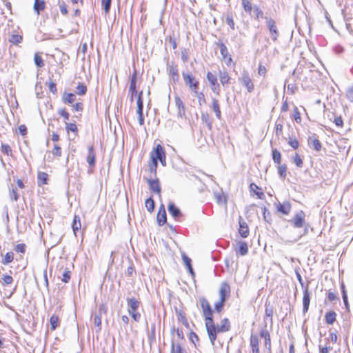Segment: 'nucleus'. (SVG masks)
Returning a JSON list of instances; mask_svg holds the SVG:
<instances>
[{"label":"nucleus","instance_id":"nucleus-1","mask_svg":"<svg viewBox=\"0 0 353 353\" xmlns=\"http://www.w3.org/2000/svg\"><path fill=\"white\" fill-rule=\"evenodd\" d=\"M204 318L208 334L212 344L214 345L216 339V327L214 323L212 316H205Z\"/></svg>","mask_w":353,"mask_h":353},{"label":"nucleus","instance_id":"nucleus-2","mask_svg":"<svg viewBox=\"0 0 353 353\" xmlns=\"http://www.w3.org/2000/svg\"><path fill=\"white\" fill-rule=\"evenodd\" d=\"M305 214L304 212L300 210L294 215L292 219L289 221V222L291 223L294 228H302L305 223Z\"/></svg>","mask_w":353,"mask_h":353},{"label":"nucleus","instance_id":"nucleus-3","mask_svg":"<svg viewBox=\"0 0 353 353\" xmlns=\"http://www.w3.org/2000/svg\"><path fill=\"white\" fill-rule=\"evenodd\" d=\"M183 77L186 85L195 93H197L199 89V82L195 81L192 75L183 73Z\"/></svg>","mask_w":353,"mask_h":353},{"label":"nucleus","instance_id":"nucleus-4","mask_svg":"<svg viewBox=\"0 0 353 353\" xmlns=\"http://www.w3.org/2000/svg\"><path fill=\"white\" fill-rule=\"evenodd\" d=\"M165 155L163 148L158 144L151 152V159L155 166L157 165V161Z\"/></svg>","mask_w":353,"mask_h":353},{"label":"nucleus","instance_id":"nucleus-5","mask_svg":"<svg viewBox=\"0 0 353 353\" xmlns=\"http://www.w3.org/2000/svg\"><path fill=\"white\" fill-rule=\"evenodd\" d=\"M207 79L210 83V87L214 93L219 95L220 94V86L217 82V78L210 72L207 73Z\"/></svg>","mask_w":353,"mask_h":353},{"label":"nucleus","instance_id":"nucleus-6","mask_svg":"<svg viewBox=\"0 0 353 353\" xmlns=\"http://www.w3.org/2000/svg\"><path fill=\"white\" fill-rule=\"evenodd\" d=\"M199 302L203 316H212L213 312L208 301L204 296H201L199 298Z\"/></svg>","mask_w":353,"mask_h":353},{"label":"nucleus","instance_id":"nucleus-7","mask_svg":"<svg viewBox=\"0 0 353 353\" xmlns=\"http://www.w3.org/2000/svg\"><path fill=\"white\" fill-rule=\"evenodd\" d=\"M220 300L225 301L228 299L230 294V286L227 283H222L219 289Z\"/></svg>","mask_w":353,"mask_h":353},{"label":"nucleus","instance_id":"nucleus-8","mask_svg":"<svg viewBox=\"0 0 353 353\" xmlns=\"http://www.w3.org/2000/svg\"><path fill=\"white\" fill-rule=\"evenodd\" d=\"M266 23L267 27L268 28L270 32L271 37L274 42L276 40V37L279 36V32L275 25V21L272 19H268Z\"/></svg>","mask_w":353,"mask_h":353},{"label":"nucleus","instance_id":"nucleus-9","mask_svg":"<svg viewBox=\"0 0 353 353\" xmlns=\"http://www.w3.org/2000/svg\"><path fill=\"white\" fill-rule=\"evenodd\" d=\"M239 81L241 84L246 88L249 92H252L254 89V84L247 73L243 74Z\"/></svg>","mask_w":353,"mask_h":353},{"label":"nucleus","instance_id":"nucleus-10","mask_svg":"<svg viewBox=\"0 0 353 353\" xmlns=\"http://www.w3.org/2000/svg\"><path fill=\"white\" fill-rule=\"evenodd\" d=\"M260 336L261 338L264 339V346L265 348L270 352L271 351V339L270 334L268 330L265 328H263L260 332Z\"/></svg>","mask_w":353,"mask_h":353},{"label":"nucleus","instance_id":"nucleus-11","mask_svg":"<svg viewBox=\"0 0 353 353\" xmlns=\"http://www.w3.org/2000/svg\"><path fill=\"white\" fill-rule=\"evenodd\" d=\"M307 142L308 145L310 147H312L316 151L319 152L321 150V143L318 139V137L315 134H313L312 136L309 137Z\"/></svg>","mask_w":353,"mask_h":353},{"label":"nucleus","instance_id":"nucleus-12","mask_svg":"<svg viewBox=\"0 0 353 353\" xmlns=\"http://www.w3.org/2000/svg\"><path fill=\"white\" fill-rule=\"evenodd\" d=\"M127 304L128 306V313L131 314L137 312V309L140 305V301L134 297L127 299Z\"/></svg>","mask_w":353,"mask_h":353},{"label":"nucleus","instance_id":"nucleus-13","mask_svg":"<svg viewBox=\"0 0 353 353\" xmlns=\"http://www.w3.org/2000/svg\"><path fill=\"white\" fill-rule=\"evenodd\" d=\"M310 303V294L308 290V288L306 287L303 290V312L306 313L308 311L309 305Z\"/></svg>","mask_w":353,"mask_h":353},{"label":"nucleus","instance_id":"nucleus-14","mask_svg":"<svg viewBox=\"0 0 353 353\" xmlns=\"http://www.w3.org/2000/svg\"><path fill=\"white\" fill-rule=\"evenodd\" d=\"M220 51L223 60L227 65H230L232 61V59L226 46H221Z\"/></svg>","mask_w":353,"mask_h":353},{"label":"nucleus","instance_id":"nucleus-15","mask_svg":"<svg viewBox=\"0 0 353 353\" xmlns=\"http://www.w3.org/2000/svg\"><path fill=\"white\" fill-rule=\"evenodd\" d=\"M167 221L166 212L163 205H161L158 214H157V222L160 226L163 225Z\"/></svg>","mask_w":353,"mask_h":353},{"label":"nucleus","instance_id":"nucleus-16","mask_svg":"<svg viewBox=\"0 0 353 353\" xmlns=\"http://www.w3.org/2000/svg\"><path fill=\"white\" fill-rule=\"evenodd\" d=\"M277 210L283 214H288L290 212L291 210V203L290 202H283V203H278L276 205Z\"/></svg>","mask_w":353,"mask_h":353},{"label":"nucleus","instance_id":"nucleus-17","mask_svg":"<svg viewBox=\"0 0 353 353\" xmlns=\"http://www.w3.org/2000/svg\"><path fill=\"white\" fill-rule=\"evenodd\" d=\"M259 338L257 335L251 334L250 336V346L252 353H260L259 345Z\"/></svg>","mask_w":353,"mask_h":353},{"label":"nucleus","instance_id":"nucleus-18","mask_svg":"<svg viewBox=\"0 0 353 353\" xmlns=\"http://www.w3.org/2000/svg\"><path fill=\"white\" fill-rule=\"evenodd\" d=\"M175 104L178 110V117L182 118L185 115V107L179 97H175Z\"/></svg>","mask_w":353,"mask_h":353},{"label":"nucleus","instance_id":"nucleus-19","mask_svg":"<svg viewBox=\"0 0 353 353\" xmlns=\"http://www.w3.org/2000/svg\"><path fill=\"white\" fill-rule=\"evenodd\" d=\"M230 329V323L228 319H223L221 324L216 327V333L217 332H225L229 331Z\"/></svg>","mask_w":353,"mask_h":353},{"label":"nucleus","instance_id":"nucleus-20","mask_svg":"<svg viewBox=\"0 0 353 353\" xmlns=\"http://www.w3.org/2000/svg\"><path fill=\"white\" fill-rule=\"evenodd\" d=\"M168 210L169 213L176 219L181 215V210L172 202L168 204Z\"/></svg>","mask_w":353,"mask_h":353},{"label":"nucleus","instance_id":"nucleus-21","mask_svg":"<svg viewBox=\"0 0 353 353\" xmlns=\"http://www.w3.org/2000/svg\"><path fill=\"white\" fill-rule=\"evenodd\" d=\"M239 232L240 235L241 236V237H243V238H246L248 236L249 229H248V225L245 222L241 221H239Z\"/></svg>","mask_w":353,"mask_h":353},{"label":"nucleus","instance_id":"nucleus-22","mask_svg":"<svg viewBox=\"0 0 353 353\" xmlns=\"http://www.w3.org/2000/svg\"><path fill=\"white\" fill-rule=\"evenodd\" d=\"M87 162L90 166H94L95 164V153L93 146L88 147V154L87 156Z\"/></svg>","mask_w":353,"mask_h":353},{"label":"nucleus","instance_id":"nucleus-23","mask_svg":"<svg viewBox=\"0 0 353 353\" xmlns=\"http://www.w3.org/2000/svg\"><path fill=\"white\" fill-rule=\"evenodd\" d=\"M212 104L211 108H212V110L214 112L216 117L218 119H221V112L219 101L215 98H212Z\"/></svg>","mask_w":353,"mask_h":353},{"label":"nucleus","instance_id":"nucleus-24","mask_svg":"<svg viewBox=\"0 0 353 353\" xmlns=\"http://www.w3.org/2000/svg\"><path fill=\"white\" fill-rule=\"evenodd\" d=\"M148 184L150 186V189L153 191L154 192H156L159 194L161 193V188L159 185V182L158 179L154 180H148Z\"/></svg>","mask_w":353,"mask_h":353},{"label":"nucleus","instance_id":"nucleus-25","mask_svg":"<svg viewBox=\"0 0 353 353\" xmlns=\"http://www.w3.org/2000/svg\"><path fill=\"white\" fill-rule=\"evenodd\" d=\"M182 259L184 262V264L185 265V266L187 267L188 270V272H190V274L192 276H194V272L193 270V268L192 267V264H191V259L189 258L185 254H182Z\"/></svg>","mask_w":353,"mask_h":353},{"label":"nucleus","instance_id":"nucleus-26","mask_svg":"<svg viewBox=\"0 0 353 353\" xmlns=\"http://www.w3.org/2000/svg\"><path fill=\"white\" fill-rule=\"evenodd\" d=\"M46 7V3L43 0H34V10L39 15L40 12L43 10Z\"/></svg>","mask_w":353,"mask_h":353},{"label":"nucleus","instance_id":"nucleus-27","mask_svg":"<svg viewBox=\"0 0 353 353\" xmlns=\"http://www.w3.org/2000/svg\"><path fill=\"white\" fill-rule=\"evenodd\" d=\"M336 314L334 311H329L325 315V322L329 325H332L336 321Z\"/></svg>","mask_w":353,"mask_h":353},{"label":"nucleus","instance_id":"nucleus-28","mask_svg":"<svg viewBox=\"0 0 353 353\" xmlns=\"http://www.w3.org/2000/svg\"><path fill=\"white\" fill-rule=\"evenodd\" d=\"M237 252L241 256L246 255L248 252V244L244 241L239 242Z\"/></svg>","mask_w":353,"mask_h":353},{"label":"nucleus","instance_id":"nucleus-29","mask_svg":"<svg viewBox=\"0 0 353 353\" xmlns=\"http://www.w3.org/2000/svg\"><path fill=\"white\" fill-rule=\"evenodd\" d=\"M37 179L39 185L46 184L48 180V174L43 172H39Z\"/></svg>","mask_w":353,"mask_h":353},{"label":"nucleus","instance_id":"nucleus-30","mask_svg":"<svg viewBox=\"0 0 353 353\" xmlns=\"http://www.w3.org/2000/svg\"><path fill=\"white\" fill-rule=\"evenodd\" d=\"M72 227L74 234L77 236V232L81 229V227L80 217L79 216H74Z\"/></svg>","mask_w":353,"mask_h":353},{"label":"nucleus","instance_id":"nucleus-31","mask_svg":"<svg viewBox=\"0 0 353 353\" xmlns=\"http://www.w3.org/2000/svg\"><path fill=\"white\" fill-rule=\"evenodd\" d=\"M219 79L221 84L225 85V84L229 83L230 77L228 75V73L226 71H219Z\"/></svg>","mask_w":353,"mask_h":353},{"label":"nucleus","instance_id":"nucleus-32","mask_svg":"<svg viewBox=\"0 0 353 353\" xmlns=\"http://www.w3.org/2000/svg\"><path fill=\"white\" fill-rule=\"evenodd\" d=\"M93 322L96 327V332H99L101 330V316L95 314L93 318Z\"/></svg>","mask_w":353,"mask_h":353},{"label":"nucleus","instance_id":"nucleus-33","mask_svg":"<svg viewBox=\"0 0 353 353\" xmlns=\"http://www.w3.org/2000/svg\"><path fill=\"white\" fill-rule=\"evenodd\" d=\"M201 121L205 123L210 130L212 129V120L210 118L208 113L202 112L201 116Z\"/></svg>","mask_w":353,"mask_h":353},{"label":"nucleus","instance_id":"nucleus-34","mask_svg":"<svg viewBox=\"0 0 353 353\" xmlns=\"http://www.w3.org/2000/svg\"><path fill=\"white\" fill-rule=\"evenodd\" d=\"M8 41L13 44L19 43L22 41V36L17 33H13L9 37Z\"/></svg>","mask_w":353,"mask_h":353},{"label":"nucleus","instance_id":"nucleus-35","mask_svg":"<svg viewBox=\"0 0 353 353\" xmlns=\"http://www.w3.org/2000/svg\"><path fill=\"white\" fill-rule=\"evenodd\" d=\"M76 99V96L73 93H65L63 96V101L65 103H72Z\"/></svg>","mask_w":353,"mask_h":353},{"label":"nucleus","instance_id":"nucleus-36","mask_svg":"<svg viewBox=\"0 0 353 353\" xmlns=\"http://www.w3.org/2000/svg\"><path fill=\"white\" fill-rule=\"evenodd\" d=\"M14 259V253L12 252H7L2 259L1 263L3 265H8Z\"/></svg>","mask_w":353,"mask_h":353},{"label":"nucleus","instance_id":"nucleus-37","mask_svg":"<svg viewBox=\"0 0 353 353\" xmlns=\"http://www.w3.org/2000/svg\"><path fill=\"white\" fill-rule=\"evenodd\" d=\"M242 6L243 7L244 10L248 13L249 14H251V12L253 10V7L250 2L249 0H242Z\"/></svg>","mask_w":353,"mask_h":353},{"label":"nucleus","instance_id":"nucleus-38","mask_svg":"<svg viewBox=\"0 0 353 353\" xmlns=\"http://www.w3.org/2000/svg\"><path fill=\"white\" fill-rule=\"evenodd\" d=\"M272 159L274 163L280 164L281 161V152L277 149L272 150Z\"/></svg>","mask_w":353,"mask_h":353},{"label":"nucleus","instance_id":"nucleus-39","mask_svg":"<svg viewBox=\"0 0 353 353\" xmlns=\"http://www.w3.org/2000/svg\"><path fill=\"white\" fill-rule=\"evenodd\" d=\"M171 353H185L181 345L179 343L172 342Z\"/></svg>","mask_w":353,"mask_h":353},{"label":"nucleus","instance_id":"nucleus-40","mask_svg":"<svg viewBox=\"0 0 353 353\" xmlns=\"http://www.w3.org/2000/svg\"><path fill=\"white\" fill-rule=\"evenodd\" d=\"M87 92V87L81 83H79L76 88V93L79 95H84Z\"/></svg>","mask_w":353,"mask_h":353},{"label":"nucleus","instance_id":"nucleus-41","mask_svg":"<svg viewBox=\"0 0 353 353\" xmlns=\"http://www.w3.org/2000/svg\"><path fill=\"white\" fill-rule=\"evenodd\" d=\"M145 205L149 212H152L154 209V201L152 198H148L145 200Z\"/></svg>","mask_w":353,"mask_h":353},{"label":"nucleus","instance_id":"nucleus-42","mask_svg":"<svg viewBox=\"0 0 353 353\" xmlns=\"http://www.w3.org/2000/svg\"><path fill=\"white\" fill-rule=\"evenodd\" d=\"M34 61L35 65L38 68H42L44 65L43 61L42 58L41 57V56L39 55V52L35 53L34 57Z\"/></svg>","mask_w":353,"mask_h":353},{"label":"nucleus","instance_id":"nucleus-43","mask_svg":"<svg viewBox=\"0 0 353 353\" xmlns=\"http://www.w3.org/2000/svg\"><path fill=\"white\" fill-rule=\"evenodd\" d=\"M51 330H54L59 325V317L56 315H52L50 319Z\"/></svg>","mask_w":353,"mask_h":353},{"label":"nucleus","instance_id":"nucleus-44","mask_svg":"<svg viewBox=\"0 0 353 353\" xmlns=\"http://www.w3.org/2000/svg\"><path fill=\"white\" fill-rule=\"evenodd\" d=\"M137 74L136 72L132 74L130 79V84L129 91H134L136 90Z\"/></svg>","mask_w":353,"mask_h":353},{"label":"nucleus","instance_id":"nucleus-45","mask_svg":"<svg viewBox=\"0 0 353 353\" xmlns=\"http://www.w3.org/2000/svg\"><path fill=\"white\" fill-rule=\"evenodd\" d=\"M252 10L256 19H259L263 17V12L257 6H254Z\"/></svg>","mask_w":353,"mask_h":353},{"label":"nucleus","instance_id":"nucleus-46","mask_svg":"<svg viewBox=\"0 0 353 353\" xmlns=\"http://www.w3.org/2000/svg\"><path fill=\"white\" fill-rule=\"evenodd\" d=\"M287 167L285 164L280 165L278 167V172L281 178L285 179L286 176Z\"/></svg>","mask_w":353,"mask_h":353},{"label":"nucleus","instance_id":"nucleus-47","mask_svg":"<svg viewBox=\"0 0 353 353\" xmlns=\"http://www.w3.org/2000/svg\"><path fill=\"white\" fill-rule=\"evenodd\" d=\"M65 129L68 132H72L77 133L78 131L77 126L74 123H70L65 122Z\"/></svg>","mask_w":353,"mask_h":353},{"label":"nucleus","instance_id":"nucleus-48","mask_svg":"<svg viewBox=\"0 0 353 353\" xmlns=\"http://www.w3.org/2000/svg\"><path fill=\"white\" fill-rule=\"evenodd\" d=\"M142 94H143V92L141 91L139 93V95H138V99H137V110H143V100H142Z\"/></svg>","mask_w":353,"mask_h":353},{"label":"nucleus","instance_id":"nucleus-49","mask_svg":"<svg viewBox=\"0 0 353 353\" xmlns=\"http://www.w3.org/2000/svg\"><path fill=\"white\" fill-rule=\"evenodd\" d=\"M226 23L232 28L234 29V22L233 20V17L231 13L227 14L226 16Z\"/></svg>","mask_w":353,"mask_h":353},{"label":"nucleus","instance_id":"nucleus-50","mask_svg":"<svg viewBox=\"0 0 353 353\" xmlns=\"http://www.w3.org/2000/svg\"><path fill=\"white\" fill-rule=\"evenodd\" d=\"M293 161L297 167H299V168L303 167V160L301 159V158L297 153L294 157Z\"/></svg>","mask_w":353,"mask_h":353},{"label":"nucleus","instance_id":"nucleus-51","mask_svg":"<svg viewBox=\"0 0 353 353\" xmlns=\"http://www.w3.org/2000/svg\"><path fill=\"white\" fill-rule=\"evenodd\" d=\"M2 280L3 285H10L13 282V278L10 275L4 274L2 277Z\"/></svg>","mask_w":353,"mask_h":353},{"label":"nucleus","instance_id":"nucleus-52","mask_svg":"<svg viewBox=\"0 0 353 353\" xmlns=\"http://www.w3.org/2000/svg\"><path fill=\"white\" fill-rule=\"evenodd\" d=\"M112 0H102V6L105 13H108L110 10Z\"/></svg>","mask_w":353,"mask_h":353},{"label":"nucleus","instance_id":"nucleus-53","mask_svg":"<svg viewBox=\"0 0 353 353\" xmlns=\"http://www.w3.org/2000/svg\"><path fill=\"white\" fill-rule=\"evenodd\" d=\"M71 272L69 270H65L62 274L61 281L64 283H68L70 279Z\"/></svg>","mask_w":353,"mask_h":353},{"label":"nucleus","instance_id":"nucleus-54","mask_svg":"<svg viewBox=\"0 0 353 353\" xmlns=\"http://www.w3.org/2000/svg\"><path fill=\"white\" fill-rule=\"evenodd\" d=\"M225 302V301L219 300L215 303L214 308L217 312H220L223 310Z\"/></svg>","mask_w":353,"mask_h":353},{"label":"nucleus","instance_id":"nucleus-55","mask_svg":"<svg viewBox=\"0 0 353 353\" xmlns=\"http://www.w3.org/2000/svg\"><path fill=\"white\" fill-rule=\"evenodd\" d=\"M1 151L6 154L8 156L11 155L12 150L10 145L7 144H2L1 145Z\"/></svg>","mask_w":353,"mask_h":353},{"label":"nucleus","instance_id":"nucleus-56","mask_svg":"<svg viewBox=\"0 0 353 353\" xmlns=\"http://www.w3.org/2000/svg\"><path fill=\"white\" fill-rule=\"evenodd\" d=\"M263 218L265 221L269 222L271 214L270 212L267 210L265 207L262 208Z\"/></svg>","mask_w":353,"mask_h":353},{"label":"nucleus","instance_id":"nucleus-57","mask_svg":"<svg viewBox=\"0 0 353 353\" xmlns=\"http://www.w3.org/2000/svg\"><path fill=\"white\" fill-rule=\"evenodd\" d=\"M10 197L12 200H14V201H17L18 198H19V194H18V192H17V188H13L10 192Z\"/></svg>","mask_w":353,"mask_h":353},{"label":"nucleus","instance_id":"nucleus-58","mask_svg":"<svg viewBox=\"0 0 353 353\" xmlns=\"http://www.w3.org/2000/svg\"><path fill=\"white\" fill-rule=\"evenodd\" d=\"M14 250L17 252L24 253L26 251V245L20 243L16 245Z\"/></svg>","mask_w":353,"mask_h":353},{"label":"nucleus","instance_id":"nucleus-59","mask_svg":"<svg viewBox=\"0 0 353 353\" xmlns=\"http://www.w3.org/2000/svg\"><path fill=\"white\" fill-rule=\"evenodd\" d=\"M283 132V125L281 123H276L275 134L276 136H279Z\"/></svg>","mask_w":353,"mask_h":353},{"label":"nucleus","instance_id":"nucleus-60","mask_svg":"<svg viewBox=\"0 0 353 353\" xmlns=\"http://www.w3.org/2000/svg\"><path fill=\"white\" fill-rule=\"evenodd\" d=\"M52 153L54 155L57 157L61 156V149L58 145H54V149L52 150Z\"/></svg>","mask_w":353,"mask_h":353},{"label":"nucleus","instance_id":"nucleus-61","mask_svg":"<svg viewBox=\"0 0 353 353\" xmlns=\"http://www.w3.org/2000/svg\"><path fill=\"white\" fill-rule=\"evenodd\" d=\"M137 113L138 114V119L139 123L141 125L144 124V118H143V110H137Z\"/></svg>","mask_w":353,"mask_h":353},{"label":"nucleus","instance_id":"nucleus-62","mask_svg":"<svg viewBox=\"0 0 353 353\" xmlns=\"http://www.w3.org/2000/svg\"><path fill=\"white\" fill-rule=\"evenodd\" d=\"M346 96L351 102H353V85L347 90Z\"/></svg>","mask_w":353,"mask_h":353},{"label":"nucleus","instance_id":"nucleus-63","mask_svg":"<svg viewBox=\"0 0 353 353\" xmlns=\"http://www.w3.org/2000/svg\"><path fill=\"white\" fill-rule=\"evenodd\" d=\"M60 12L61 14L65 15L68 14L67 6L64 2L59 4Z\"/></svg>","mask_w":353,"mask_h":353},{"label":"nucleus","instance_id":"nucleus-64","mask_svg":"<svg viewBox=\"0 0 353 353\" xmlns=\"http://www.w3.org/2000/svg\"><path fill=\"white\" fill-rule=\"evenodd\" d=\"M288 144L293 148L294 149H296L299 147V141L296 140V139H290L288 141Z\"/></svg>","mask_w":353,"mask_h":353}]
</instances>
